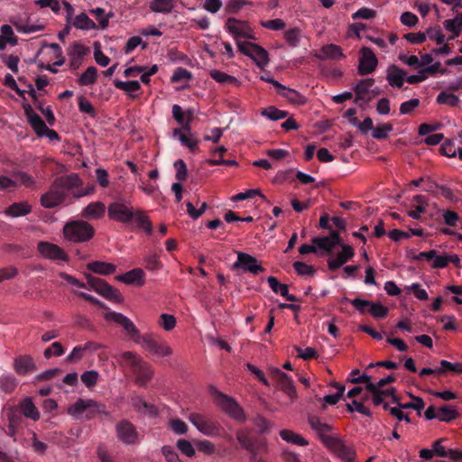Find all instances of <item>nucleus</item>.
I'll return each mask as SVG.
<instances>
[{"mask_svg":"<svg viewBox=\"0 0 462 462\" xmlns=\"http://www.w3.org/2000/svg\"><path fill=\"white\" fill-rule=\"evenodd\" d=\"M106 206L103 202L95 201L85 207L81 212V217L88 220L100 219L105 216Z\"/></svg>","mask_w":462,"mask_h":462,"instance_id":"24","label":"nucleus"},{"mask_svg":"<svg viewBox=\"0 0 462 462\" xmlns=\"http://www.w3.org/2000/svg\"><path fill=\"white\" fill-rule=\"evenodd\" d=\"M269 371L272 378L275 381L277 387L282 391L291 402H294L297 399L298 394L291 378L276 367H271Z\"/></svg>","mask_w":462,"mask_h":462,"instance_id":"13","label":"nucleus"},{"mask_svg":"<svg viewBox=\"0 0 462 462\" xmlns=\"http://www.w3.org/2000/svg\"><path fill=\"white\" fill-rule=\"evenodd\" d=\"M175 6V0H152L149 4L153 13L168 14L172 12Z\"/></svg>","mask_w":462,"mask_h":462,"instance_id":"33","label":"nucleus"},{"mask_svg":"<svg viewBox=\"0 0 462 462\" xmlns=\"http://www.w3.org/2000/svg\"><path fill=\"white\" fill-rule=\"evenodd\" d=\"M98 376V373L95 370L86 371L81 374V381L87 387L90 388L96 385Z\"/></svg>","mask_w":462,"mask_h":462,"instance_id":"57","label":"nucleus"},{"mask_svg":"<svg viewBox=\"0 0 462 462\" xmlns=\"http://www.w3.org/2000/svg\"><path fill=\"white\" fill-rule=\"evenodd\" d=\"M170 427L175 434L184 435L188 432V426L180 419H173L170 421Z\"/></svg>","mask_w":462,"mask_h":462,"instance_id":"64","label":"nucleus"},{"mask_svg":"<svg viewBox=\"0 0 462 462\" xmlns=\"http://www.w3.org/2000/svg\"><path fill=\"white\" fill-rule=\"evenodd\" d=\"M64 354V348L60 342H54L51 345V346L47 347L44 352L43 356L45 358L49 359L51 356H60Z\"/></svg>","mask_w":462,"mask_h":462,"instance_id":"58","label":"nucleus"},{"mask_svg":"<svg viewBox=\"0 0 462 462\" xmlns=\"http://www.w3.org/2000/svg\"><path fill=\"white\" fill-rule=\"evenodd\" d=\"M37 249L40 254L45 259L51 261L60 260L64 262L69 260V256L64 250L55 244L41 241L37 245Z\"/></svg>","mask_w":462,"mask_h":462,"instance_id":"17","label":"nucleus"},{"mask_svg":"<svg viewBox=\"0 0 462 462\" xmlns=\"http://www.w3.org/2000/svg\"><path fill=\"white\" fill-rule=\"evenodd\" d=\"M233 268L241 269L254 275L263 272V268L254 256L242 252L237 253V260L234 263Z\"/></svg>","mask_w":462,"mask_h":462,"instance_id":"15","label":"nucleus"},{"mask_svg":"<svg viewBox=\"0 0 462 462\" xmlns=\"http://www.w3.org/2000/svg\"><path fill=\"white\" fill-rule=\"evenodd\" d=\"M59 276L68 284H70L73 288V291L76 293H78L80 289H87V285H88L96 292L108 300H113L117 302H121L123 300L120 291L100 278L89 275L88 276V283L85 284L66 273H60Z\"/></svg>","mask_w":462,"mask_h":462,"instance_id":"3","label":"nucleus"},{"mask_svg":"<svg viewBox=\"0 0 462 462\" xmlns=\"http://www.w3.org/2000/svg\"><path fill=\"white\" fill-rule=\"evenodd\" d=\"M209 75L214 80L220 84L240 86V81L236 77L228 75L226 72L212 69L209 71Z\"/></svg>","mask_w":462,"mask_h":462,"instance_id":"37","label":"nucleus"},{"mask_svg":"<svg viewBox=\"0 0 462 462\" xmlns=\"http://www.w3.org/2000/svg\"><path fill=\"white\" fill-rule=\"evenodd\" d=\"M311 241L319 249L330 253L339 244L340 236L337 231L332 230L328 236H315Z\"/></svg>","mask_w":462,"mask_h":462,"instance_id":"22","label":"nucleus"},{"mask_svg":"<svg viewBox=\"0 0 462 462\" xmlns=\"http://www.w3.org/2000/svg\"><path fill=\"white\" fill-rule=\"evenodd\" d=\"M97 78V69L94 66L88 67L79 78L78 83L79 86L93 85Z\"/></svg>","mask_w":462,"mask_h":462,"instance_id":"41","label":"nucleus"},{"mask_svg":"<svg viewBox=\"0 0 462 462\" xmlns=\"http://www.w3.org/2000/svg\"><path fill=\"white\" fill-rule=\"evenodd\" d=\"M114 85L117 89L123 90L128 94L137 92L141 88V85L137 80H131V81L116 80L114 82Z\"/></svg>","mask_w":462,"mask_h":462,"instance_id":"43","label":"nucleus"},{"mask_svg":"<svg viewBox=\"0 0 462 462\" xmlns=\"http://www.w3.org/2000/svg\"><path fill=\"white\" fill-rule=\"evenodd\" d=\"M287 114L286 111L279 110L274 106H269L262 111L263 116L273 121L285 118Z\"/></svg>","mask_w":462,"mask_h":462,"instance_id":"51","label":"nucleus"},{"mask_svg":"<svg viewBox=\"0 0 462 462\" xmlns=\"http://www.w3.org/2000/svg\"><path fill=\"white\" fill-rule=\"evenodd\" d=\"M191 79V73L184 68H177L173 72L171 81V82H188Z\"/></svg>","mask_w":462,"mask_h":462,"instance_id":"56","label":"nucleus"},{"mask_svg":"<svg viewBox=\"0 0 462 462\" xmlns=\"http://www.w3.org/2000/svg\"><path fill=\"white\" fill-rule=\"evenodd\" d=\"M214 401L216 404L233 420L239 422H245L246 420L243 408L232 397L216 391Z\"/></svg>","mask_w":462,"mask_h":462,"instance_id":"7","label":"nucleus"},{"mask_svg":"<svg viewBox=\"0 0 462 462\" xmlns=\"http://www.w3.org/2000/svg\"><path fill=\"white\" fill-rule=\"evenodd\" d=\"M177 448L181 452V454L192 457L195 456V448L192 445V443L187 439H178L176 442Z\"/></svg>","mask_w":462,"mask_h":462,"instance_id":"48","label":"nucleus"},{"mask_svg":"<svg viewBox=\"0 0 462 462\" xmlns=\"http://www.w3.org/2000/svg\"><path fill=\"white\" fill-rule=\"evenodd\" d=\"M315 57L319 60H338L345 58V55L342 51L340 46L337 44H327L324 45L318 53L315 54Z\"/></svg>","mask_w":462,"mask_h":462,"instance_id":"25","label":"nucleus"},{"mask_svg":"<svg viewBox=\"0 0 462 462\" xmlns=\"http://www.w3.org/2000/svg\"><path fill=\"white\" fill-rule=\"evenodd\" d=\"M386 79L391 87L401 88L405 81L406 73L395 65L387 68Z\"/></svg>","mask_w":462,"mask_h":462,"instance_id":"27","label":"nucleus"},{"mask_svg":"<svg viewBox=\"0 0 462 462\" xmlns=\"http://www.w3.org/2000/svg\"><path fill=\"white\" fill-rule=\"evenodd\" d=\"M309 423L310 428L319 436L323 443L324 439L334 437L332 435H328V433L332 430V427L329 424L322 421L319 417L310 416L309 418Z\"/></svg>","mask_w":462,"mask_h":462,"instance_id":"28","label":"nucleus"},{"mask_svg":"<svg viewBox=\"0 0 462 462\" xmlns=\"http://www.w3.org/2000/svg\"><path fill=\"white\" fill-rule=\"evenodd\" d=\"M437 102L441 105H448L450 106H457L459 103L458 97L451 93L440 92L437 97Z\"/></svg>","mask_w":462,"mask_h":462,"instance_id":"49","label":"nucleus"},{"mask_svg":"<svg viewBox=\"0 0 462 462\" xmlns=\"http://www.w3.org/2000/svg\"><path fill=\"white\" fill-rule=\"evenodd\" d=\"M238 50L250 57L255 64L263 69L269 63V55L265 49L250 42L238 41Z\"/></svg>","mask_w":462,"mask_h":462,"instance_id":"10","label":"nucleus"},{"mask_svg":"<svg viewBox=\"0 0 462 462\" xmlns=\"http://www.w3.org/2000/svg\"><path fill=\"white\" fill-rule=\"evenodd\" d=\"M172 136L177 137L181 144L187 146L191 152H194L198 147L199 141L193 137V134L187 136L180 128L173 129Z\"/></svg>","mask_w":462,"mask_h":462,"instance_id":"38","label":"nucleus"},{"mask_svg":"<svg viewBox=\"0 0 462 462\" xmlns=\"http://www.w3.org/2000/svg\"><path fill=\"white\" fill-rule=\"evenodd\" d=\"M159 325L164 330L171 331L176 326V319L173 315L163 313L159 318Z\"/></svg>","mask_w":462,"mask_h":462,"instance_id":"53","label":"nucleus"},{"mask_svg":"<svg viewBox=\"0 0 462 462\" xmlns=\"http://www.w3.org/2000/svg\"><path fill=\"white\" fill-rule=\"evenodd\" d=\"M189 420L195 426V428L203 435L208 437H217L220 434V424L200 413H190Z\"/></svg>","mask_w":462,"mask_h":462,"instance_id":"9","label":"nucleus"},{"mask_svg":"<svg viewBox=\"0 0 462 462\" xmlns=\"http://www.w3.org/2000/svg\"><path fill=\"white\" fill-rule=\"evenodd\" d=\"M116 435L117 439L125 445H135L140 441L135 426L126 420H122L116 424Z\"/></svg>","mask_w":462,"mask_h":462,"instance_id":"12","label":"nucleus"},{"mask_svg":"<svg viewBox=\"0 0 462 462\" xmlns=\"http://www.w3.org/2000/svg\"><path fill=\"white\" fill-rule=\"evenodd\" d=\"M280 437L288 443L298 446H307L309 442L300 435L290 430H282L280 431Z\"/></svg>","mask_w":462,"mask_h":462,"instance_id":"39","label":"nucleus"},{"mask_svg":"<svg viewBox=\"0 0 462 462\" xmlns=\"http://www.w3.org/2000/svg\"><path fill=\"white\" fill-rule=\"evenodd\" d=\"M374 85V79L372 78L361 79L354 88L356 94L355 103L364 106L377 96L378 92L373 88Z\"/></svg>","mask_w":462,"mask_h":462,"instance_id":"14","label":"nucleus"},{"mask_svg":"<svg viewBox=\"0 0 462 462\" xmlns=\"http://www.w3.org/2000/svg\"><path fill=\"white\" fill-rule=\"evenodd\" d=\"M278 92L282 97H286L291 103L294 104H304L305 98L303 96L300 95L296 90L286 88L282 84V88H278Z\"/></svg>","mask_w":462,"mask_h":462,"instance_id":"40","label":"nucleus"},{"mask_svg":"<svg viewBox=\"0 0 462 462\" xmlns=\"http://www.w3.org/2000/svg\"><path fill=\"white\" fill-rule=\"evenodd\" d=\"M19 408L22 414L31 419L34 421H37L41 418V414L37 407L34 405L32 399L31 397L24 398L20 403Z\"/></svg>","mask_w":462,"mask_h":462,"instance_id":"29","label":"nucleus"},{"mask_svg":"<svg viewBox=\"0 0 462 462\" xmlns=\"http://www.w3.org/2000/svg\"><path fill=\"white\" fill-rule=\"evenodd\" d=\"M14 369L19 374H25L36 370V365L31 356L23 355L14 358Z\"/></svg>","mask_w":462,"mask_h":462,"instance_id":"26","label":"nucleus"},{"mask_svg":"<svg viewBox=\"0 0 462 462\" xmlns=\"http://www.w3.org/2000/svg\"><path fill=\"white\" fill-rule=\"evenodd\" d=\"M440 370V374H444L448 372H451L454 374H462V364L461 363H450L447 360L440 361V366L439 367Z\"/></svg>","mask_w":462,"mask_h":462,"instance_id":"46","label":"nucleus"},{"mask_svg":"<svg viewBox=\"0 0 462 462\" xmlns=\"http://www.w3.org/2000/svg\"><path fill=\"white\" fill-rule=\"evenodd\" d=\"M395 381V377L393 374H389L384 378L380 379L377 383L371 382V377L365 374H363L361 376L357 378L350 379V383H365V388L368 392H376L383 391L381 388L384 385L391 383Z\"/></svg>","mask_w":462,"mask_h":462,"instance_id":"21","label":"nucleus"},{"mask_svg":"<svg viewBox=\"0 0 462 462\" xmlns=\"http://www.w3.org/2000/svg\"><path fill=\"white\" fill-rule=\"evenodd\" d=\"M324 445L338 458L345 462L354 461L356 458L355 449L347 446L341 439L334 436L333 438L324 439Z\"/></svg>","mask_w":462,"mask_h":462,"instance_id":"11","label":"nucleus"},{"mask_svg":"<svg viewBox=\"0 0 462 462\" xmlns=\"http://www.w3.org/2000/svg\"><path fill=\"white\" fill-rule=\"evenodd\" d=\"M426 35L430 40L436 41L438 44H442L445 42V35L439 26L428 29Z\"/></svg>","mask_w":462,"mask_h":462,"instance_id":"63","label":"nucleus"},{"mask_svg":"<svg viewBox=\"0 0 462 462\" xmlns=\"http://www.w3.org/2000/svg\"><path fill=\"white\" fill-rule=\"evenodd\" d=\"M31 211V205L26 201H21L11 204L5 209L4 214L11 217H19L28 215Z\"/></svg>","mask_w":462,"mask_h":462,"instance_id":"31","label":"nucleus"},{"mask_svg":"<svg viewBox=\"0 0 462 462\" xmlns=\"http://www.w3.org/2000/svg\"><path fill=\"white\" fill-rule=\"evenodd\" d=\"M162 453L167 462H183L174 448L170 445L162 446Z\"/></svg>","mask_w":462,"mask_h":462,"instance_id":"60","label":"nucleus"},{"mask_svg":"<svg viewBox=\"0 0 462 462\" xmlns=\"http://www.w3.org/2000/svg\"><path fill=\"white\" fill-rule=\"evenodd\" d=\"M89 13L94 14L98 23L97 29L105 30L108 27L109 20L114 16L112 12L106 14L105 10L101 7H96L89 10Z\"/></svg>","mask_w":462,"mask_h":462,"instance_id":"36","label":"nucleus"},{"mask_svg":"<svg viewBox=\"0 0 462 462\" xmlns=\"http://www.w3.org/2000/svg\"><path fill=\"white\" fill-rule=\"evenodd\" d=\"M87 54V48L79 42H74L68 52L69 58L82 60Z\"/></svg>","mask_w":462,"mask_h":462,"instance_id":"59","label":"nucleus"},{"mask_svg":"<svg viewBox=\"0 0 462 462\" xmlns=\"http://www.w3.org/2000/svg\"><path fill=\"white\" fill-rule=\"evenodd\" d=\"M252 420L261 433L268 431L273 427L272 422L261 415L254 417Z\"/></svg>","mask_w":462,"mask_h":462,"instance_id":"62","label":"nucleus"},{"mask_svg":"<svg viewBox=\"0 0 462 462\" xmlns=\"http://www.w3.org/2000/svg\"><path fill=\"white\" fill-rule=\"evenodd\" d=\"M370 313L375 319H383L387 316L388 309L380 302H370V308L368 309Z\"/></svg>","mask_w":462,"mask_h":462,"instance_id":"50","label":"nucleus"},{"mask_svg":"<svg viewBox=\"0 0 462 462\" xmlns=\"http://www.w3.org/2000/svg\"><path fill=\"white\" fill-rule=\"evenodd\" d=\"M443 24L446 30L452 32L451 39L457 37L462 32V23H460L458 15L453 19L445 20Z\"/></svg>","mask_w":462,"mask_h":462,"instance_id":"44","label":"nucleus"},{"mask_svg":"<svg viewBox=\"0 0 462 462\" xmlns=\"http://www.w3.org/2000/svg\"><path fill=\"white\" fill-rule=\"evenodd\" d=\"M301 37V32L298 28H291L285 32L284 38L287 43L291 47L299 45Z\"/></svg>","mask_w":462,"mask_h":462,"instance_id":"47","label":"nucleus"},{"mask_svg":"<svg viewBox=\"0 0 462 462\" xmlns=\"http://www.w3.org/2000/svg\"><path fill=\"white\" fill-rule=\"evenodd\" d=\"M68 414L75 419L91 420L99 414H108L105 404L92 399L79 398L68 408Z\"/></svg>","mask_w":462,"mask_h":462,"instance_id":"5","label":"nucleus"},{"mask_svg":"<svg viewBox=\"0 0 462 462\" xmlns=\"http://www.w3.org/2000/svg\"><path fill=\"white\" fill-rule=\"evenodd\" d=\"M226 28L236 39L237 45L241 37L253 38V36L250 34L248 24L236 18H228L226 23Z\"/></svg>","mask_w":462,"mask_h":462,"instance_id":"20","label":"nucleus"},{"mask_svg":"<svg viewBox=\"0 0 462 462\" xmlns=\"http://www.w3.org/2000/svg\"><path fill=\"white\" fill-rule=\"evenodd\" d=\"M108 217L117 223L128 225L134 223L136 227L143 229L148 236L152 233V225L146 213L132 206L126 199H119L107 207Z\"/></svg>","mask_w":462,"mask_h":462,"instance_id":"1","label":"nucleus"},{"mask_svg":"<svg viewBox=\"0 0 462 462\" xmlns=\"http://www.w3.org/2000/svg\"><path fill=\"white\" fill-rule=\"evenodd\" d=\"M392 131L393 125L391 124H383L380 126L374 127L372 135L374 139H385Z\"/></svg>","mask_w":462,"mask_h":462,"instance_id":"54","label":"nucleus"},{"mask_svg":"<svg viewBox=\"0 0 462 462\" xmlns=\"http://www.w3.org/2000/svg\"><path fill=\"white\" fill-rule=\"evenodd\" d=\"M349 122L353 125L357 126L364 134H366L370 130L373 131L374 128L373 120L370 117H365L361 123H358L357 118L354 117L350 119Z\"/></svg>","mask_w":462,"mask_h":462,"instance_id":"55","label":"nucleus"},{"mask_svg":"<svg viewBox=\"0 0 462 462\" xmlns=\"http://www.w3.org/2000/svg\"><path fill=\"white\" fill-rule=\"evenodd\" d=\"M236 439L241 447L254 456L266 448L264 443H259L256 439L251 437V433L248 430H239L236 432Z\"/></svg>","mask_w":462,"mask_h":462,"instance_id":"18","label":"nucleus"},{"mask_svg":"<svg viewBox=\"0 0 462 462\" xmlns=\"http://www.w3.org/2000/svg\"><path fill=\"white\" fill-rule=\"evenodd\" d=\"M88 269L95 273L108 275L116 272V265L110 263L95 261L88 264Z\"/></svg>","mask_w":462,"mask_h":462,"instance_id":"35","label":"nucleus"},{"mask_svg":"<svg viewBox=\"0 0 462 462\" xmlns=\"http://www.w3.org/2000/svg\"><path fill=\"white\" fill-rule=\"evenodd\" d=\"M63 234L66 239L80 243L91 239L95 234L94 227L83 220H75L67 223L63 227Z\"/></svg>","mask_w":462,"mask_h":462,"instance_id":"6","label":"nucleus"},{"mask_svg":"<svg viewBox=\"0 0 462 462\" xmlns=\"http://www.w3.org/2000/svg\"><path fill=\"white\" fill-rule=\"evenodd\" d=\"M72 25L79 30L90 31L97 29V23H94L85 13L75 16L71 22Z\"/></svg>","mask_w":462,"mask_h":462,"instance_id":"34","label":"nucleus"},{"mask_svg":"<svg viewBox=\"0 0 462 462\" xmlns=\"http://www.w3.org/2000/svg\"><path fill=\"white\" fill-rule=\"evenodd\" d=\"M24 111L30 125L38 137H46L51 142H60V137L58 133L48 128L45 122L32 109L30 106L25 107Z\"/></svg>","mask_w":462,"mask_h":462,"instance_id":"8","label":"nucleus"},{"mask_svg":"<svg viewBox=\"0 0 462 462\" xmlns=\"http://www.w3.org/2000/svg\"><path fill=\"white\" fill-rule=\"evenodd\" d=\"M293 267L299 275L312 276L315 273L313 266L309 265L303 262H295Z\"/></svg>","mask_w":462,"mask_h":462,"instance_id":"61","label":"nucleus"},{"mask_svg":"<svg viewBox=\"0 0 462 462\" xmlns=\"http://www.w3.org/2000/svg\"><path fill=\"white\" fill-rule=\"evenodd\" d=\"M354 249L348 245H342L341 252L335 258L328 260V267L331 271H335L344 265L348 260L354 256Z\"/></svg>","mask_w":462,"mask_h":462,"instance_id":"23","label":"nucleus"},{"mask_svg":"<svg viewBox=\"0 0 462 462\" xmlns=\"http://www.w3.org/2000/svg\"><path fill=\"white\" fill-rule=\"evenodd\" d=\"M458 416L457 411L448 405H443L439 408L438 420L444 422H450Z\"/></svg>","mask_w":462,"mask_h":462,"instance_id":"42","label":"nucleus"},{"mask_svg":"<svg viewBox=\"0 0 462 462\" xmlns=\"http://www.w3.org/2000/svg\"><path fill=\"white\" fill-rule=\"evenodd\" d=\"M143 346L158 357L169 356L172 354V350L167 343L154 340L149 336L143 337Z\"/></svg>","mask_w":462,"mask_h":462,"instance_id":"19","label":"nucleus"},{"mask_svg":"<svg viewBox=\"0 0 462 462\" xmlns=\"http://www.w3.org/2000/svg\"><path fill=\"white\" fill-rule=\"evenodd\" d=\"M17 381L13 375H3L0 378V388L5 393H11L14 391Z\"/></svg>","mask_w":462,"mask_h":462,"instance_id":"45","label":"nucleus"},{"mask_svg":"<svg viewBox=\"0 0 462 462\" xmlns=\"http://www.w3.org/2000/svg\"><path fill=\"white\" fill-rule=\"evenodd\" d=\"M82 185V180L77 173L57 178L48 192L41 198L42 205L46 208H52L63 203L67 196Z\"/></svg>","mask_w":462,"mask_h":462,"instance_id":"2","label":"nucleus"},{"mask_svg":"<svg viewBox=\"0 0 462 462\" xmlns=\"http://www.w3.org/2000/svg\"><path fill=\"white\" fill-rule=\"evenodd\" d=\"M121 365L131 370L136 383L144 386L152 377L153 372L148 363L134 352H124L119 356Z\"/></svg>","mask_w":462,"mask_h":462,"instance_id":"4","label":"nucleus"},{"mask_svg":"<svg viewBox=\"0 0 462 462\" xmlns=\"http://www.w3.org/2000/svg\"><path fill=\"white\" fill-rule=\"evenodd\" d=\"M378 65V60L374 52L369 47H363L360 50L358 60V73L361 76L374 72Z\"/></svg>","mask_w":462,"mask_h":462,"instance_id":"16","label":"nucleus"},{"mask_svg":"<svg viewBox=\"0 0 462 462\" xmlns=\"http://www.w3.org/2000/svg\"><path fill=\"white\" fill-rule=\"evenodd\" d=\"M267 282H268L270 288L272 289V291L273 292L281 294L287 300H290V301L297 300L296 296L289 293L288 285L280 282L277 278H275L273 276H270L267 278Z\"/></svg>","mask_w":462,"mask_h":462,"instance_id":"32","label":"nucleus"},{"mask_svg":"<svg viewBox=\"0 0 462 462\" xmlns=\"http://www.w3.org/2000/svg\"><path fill=\"white\" fill-rule=\"evenodd\" d=\"M116 279L126 284H137L142 286L144 284V273L142 269L135 268L126 272L125 274L117 276Z\"/></svg>","mask_w":462,"mask_h":462,"instance_id":"30","label":"nucleus"},{"mask_svg":"<svg viewBox=\"0 0 462 462\" xmlns=\"http://www.w3.org/2000/svg\"><path fill=\"white\" fill-rule=\"evenodd\" d=\"M14 27L19 32L23 33H32L35 32L42 31L43 29L42 25L40 24H31L29 23L17 22L14 23Z\"/></svg>","mask_w":462,"mask_h":462,"instance_id":"52","label":"nucleus"}]
</instances>
